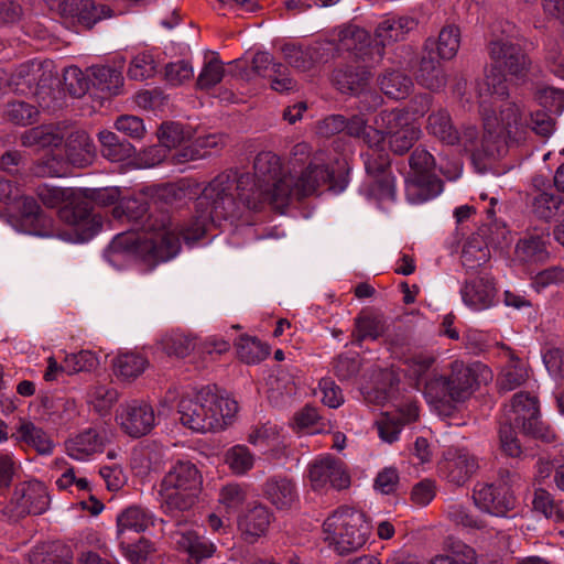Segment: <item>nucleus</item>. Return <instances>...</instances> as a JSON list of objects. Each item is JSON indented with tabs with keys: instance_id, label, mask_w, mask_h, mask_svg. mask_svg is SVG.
<instances>
[{
	"instance_id": "nucleus-1",
	"label": "nucleus",
	"mask_w": 564,
	"mask_h": 564,
	"mask_svg": "<svg viewBox=\"0 0 564 564\" xmlns=\"http://www.w3.org/2000/svg\"><path fill=\"white\" fill-rule=\"evenodd\" d=\"M148 210L147 202L138 198H123L113 207L112 216L116 219L132 223L134 229L144 231V236L130 232L118 235L109 246V257L139 259L151 270L180 252V235L171 228L169 215H148Z\"/></svg>"
},
{
	"instance_id": "nucleus-2",
	"label": "nucleus",
	"mask_w": 564,
	"mask_h": 564,
	"mask_svg": "<svg viewBox=\"0 0 564 564\" xmlns=\"http://www.w3.org/2000/svg\"><path fill=\"white\" fill-rule=\"evenodd\" d=\"M484 134L478 139L475 127H467L460 135L466 151L470 152L474 166L478 172L488 170L491 162L503 156L511 147H520L530 134L523 121V115L514 101H502L488 108L481 106Z\"/></svg>"
},
{
	"instance_id": "nucleus-3",
	"label": "nucleus",
	"mask_w": 564,
	"mask_h": 564,
	"mask_svg": "<svg viewBox=\"0 0 564 564\" xmlns=\"http://www.w3.org/2000/svg\"><path fill=\"white\" fill-rule=\"evenodd\" d=\"M252 183L251 174L227 171L218 174L196 198L198 212L203 219L225 220L238 214L239 205L248 209H259V193L251 195L248 186Z\"/></svg>"
},
{
	"instance_id": "nucleus-4",
	"label": "nucleus",
	"mask_w": 564,
	"mask_h": 564,
	"mask_svg": "<svg viewBox=\"0 0 564 564\" xmlns=\"http://www.w3.org/2000/svg\"><path fill=\"white\" fill-rule=\"evenodd\" d=\"M482 371H487V368L480 362L467 365L455 360L449 364L448 373H434L424 381V398L440 415L451 416L455 404L464 402L473 394L477 376Z\"/></svg>"
},
{
	"instance_id": "nucleus-5",
	"label": "nucleus",
	"mask_w": 564,
	"mask_h": 564,
	"mask_svg": "<svg viewBox=\"0 0 564 564\" xmlns=\"http://www.w3.org/2000/svg\"><path fill=\"white\" fill-rule=\"evenodd\" d=\"M203 490V475L196 464L177 459L162 477L159 485L161 509L164 514L178 517L192 510Z\"/></svg>"
},
{
	"instance_id": "nucleus-6",
	"label": "nucleus",
	"mask_w": 564,
	"mask_h": 564,
	"mask_svg": "<svg viewBox=\"0 0 564 564\" xmlns=\"http://www.w3.org/2000/svg\"><path fill=\"white\" fill-rule=\"evenodd\" d=\"M238 411V403L218 395L215 388L203 387L193 398H182L178 403L181 423L198 433L224 429Z\"/></svg>"
},
{
	"instance_id": "nucleus-7",
	"label": "nucleus",
	"mask_w": 564,
	"mask_h": 564,
	"mask_svg": "<svg viewBox=\"0 0 564 564\" xmlns=\"http://www.w3.org/2000/svg\"><path fill=\"white\" fill-rule=\"evenodd\" d=\"M251 195H259V209L264 203L283 213L292 199L293 176L283 173L280 158L271 151H262L253 161Z\"/></svg>"
},
{
	"instance_id": "nucleus-8",
	"label": "nucleus",
	"mask_w": 564,
	"mask_h": 564,
	"mask_svg": "<svg viewBox=\"0 0 564 564\" xmlns=\"http://www.w3.org/2000/svg\"><path fill=\"white\" fill-rule=\"evenodd\" d=\"M325 540L340 554L360 550L371 534V524L361 510L340 506L323 523Z\"/></svg>"
},
{
	"instance_id": "nucleus-9",
	"label": "nucleus",
	"mask_w": 564,
	"mask_h": 564,
	"mask_svg": "<svg viewBox=\"0 0 564 564\" xmlns=\"http://www.w3.org/2000/svg\"><path fill=\"white\" fill-rule=\"evenodd\" d=\"M501 421L520 429L525 435L545 443L555 441V434L540 420L539 400L528 392L521 391L513 395Z\"/></svg>"
},
{
	"instance_id": "nucleus-10",
	"label": "nucleus",
	"mask_w": 564,
	"mask_h": 564,
	"mask_svg": "<svg viewBox=\"0 0 564 564\" xmlns=\"http://www.w3.org/2000/svg\"><path fill=\"white\" fill-rule=\"evenodd\" d=\"M409 164L416 174L406 186L410 202L423 203L436 197L443 191L442 180L431 174L435 166V159L425 148H415L410 155Z\"/></svg>"
},
{
	"instance_id": "nucleus-11",
	"label": "nucleus",
	"mask_w": 564,
	"mask_h": 564,
	"mask_svg": "<svg viewBox=\"0 0 564 564\" xmlns=\"http://www.w3.org/2000/svg\"><path fill=\"white\" fill-rule=\"evenodd\" d=\"M348 172L336 173L325 164L311 162L297 180L293 178L292 197L302 199L313 195L322 186L333 193H341L348 184Z\"/></svg>"
},
{
	"instance_id": "nucleus-12",
	"label": "nucleus",
	"mask_w": 564,
	"mask_h": 564,
	"mask_svg": "<svg viewBox=\"0 0 564 564\" xmlns=\"http://www.w3.org/2000/svg\"><path fill=\"white\" fill-rule=\"evenodd\" d=\"M50 506V496L43 482L33 480L18 485L12 498L3 509L10 520L17 521L28 514H42Z\"/></svg>"
},
{
	"instance_id": "nucleus-13",
	"label": "nucleus",
	"mask_w": 564,
	"mask_h": 564,
	"mask_svg": "<svg viewBox=\"0 0 564 564\" xmlns=\"http://www.w3.org/2000/svg\"><path fill=\"white\" fill-rule=\"evenodd\" d=\"M491 64L518 79L524 78L531 67V59L517 43L506 39H495L488 44Z\"/></svg>"
},
{
	"instance_id": "nucleus-14",
	"label": "nucleus",
	"mask_w": 564,
	"mask_h": 564,
	"mask_svg": "<svg viewBox=\"0 0 564 564\" xmlns=\"http://www.w3.org/2000/svg\"><path fill=\"white\" fill-rule=\"evenodd\" d=\"M337 41L338 51L351 53L361 63L376 65L382 59V47L375 45L370 34L358 25L348 24L340 28Z\"/></svg>"
},
{
	"instance_id": "nucleus-15",
	"label": "nucleus",
	"mask_w": 564,
	"mask_h": 564,
	"mask_svg": "<svg viewBox=\"0 0 564 564\" xmlns=\"http://www.w3.org/2000/svg\"><path fill=\"white\" fill-rule=\"evenodd\" d=\"M478 469V458L465 448L447 449L438 463L440 475L456 487L467 484Z\"/></svg>"
},
{
	"instance_id": "nucleus-16",
	"label": "nucleus",
	"mask_w": 564,
	"mask_h": 564,
	"mask_svg": "<svg viewBox=\"0 0 564 564\" xmlns=\"http://www.w3.org/2000/svg\"><path fill=\"white\" fill-rule=\"evenodd\" d=\"M308 478L314 490L328 486L341 490L350 485V476L345 464L330 455L315 459L308 467Z\"/></svg>"
},
{
	"instance_id": "nucleus-17",
	"label": "nucleus",
	"mask_w": 564,
	"mask_h": 564,
	"mask_svg": "<svg viewBox=\"0 0 564 564\" xmlns=\"http://www.w3.org/2000/svg\"><path fill=\"white\" fill-rule=\"evenodd\" d=\"M116 421L126 434L139 438L152 431L155 414L150 404L133 400L119 406Z\"/></svg>"
},
{
	"instance_id": "nucleus-18",
	"label": "nucleus",
	"mask_w": 564,
	"mask_h": 564,
	"mask_svg": "<svg viewBox=\"0 0 564 564\" xmlns=\"http://www.w3.org/2000/svg\"><path fill=\"white\" fill-rule=\"evenodd\" d=\"M332 50L333 46L328 42H316L307 46L288 43L282 47L285 62L301 72L312 70L319 64L328 62Z\"/></svg>"
},
{
	"instance_id": "nucleus-19",
	"label": "nucleus",
	"mask_w": 564,
	"mask_h": 564,
	"mask_svg": "<svg viewBox=\"0 0 564 564\" xmlns=\"http://www.w3.org/2000/svg\"><path fill=\"white\" fill-rule=\"evenodd\" d=\"M473 499L478 509L495 517L507 516L516 506V498L506 485H481L474 489Z\"/></svg>"
},
{
	"instance_id": "nucleus-20",
	"label": "nucleus",
	"mask_w": 564,
	"mask_h": 564,
	"mask_svg": "<svg viewBox=\"0 0 564 564\" xmlns=\"http://www.w3.org/2000/svg\"><path fill=\"white\" fill-rule=\"evenodd\" d=\"M170 539L176 550L188 554L186 564H200L216 552L212 541L191 529L175 530L171 532Z\"/></svg>"
},
{
	"instance_id": "nucleus-21",
	"label": "nucleus",
	"mask_w": 564,
	"mask_h": 564,
	"mask_svg": "<svg viewBox=\"0 0 564 564\" xmlns=\"http://www.w3.org/2000/svg\"><path fill=\"white\" fill-rule=\"evenodd\" d=\"M70 139V127L67 122L56 124H42L29 130H25L21 137V144L25 148L41 147V148H58L65 143L67 149V141Z\"/></svg>"
},
{
	"instance_id": "nucleus-22",
	"label": "nucleus",
	"mask_w": 564,
	"mask_h": 564,
	"mask_svg": "<svg viewBox=\"0 0 564 564\" xmlns=\"http://www.w3.org/2000/svg\"><path fill=\"white\" fill-rule=\"evenodd\" d=\"M272 519L273 513L267 506L256 503L238 517V530L247 543H254L267 533Z\"/></svg>"
},
{
	"instance_id": "nucleus-23",
	"label": "nucleus",
	"mask_w": 564,
	"mask_h": 564,
	"mask_svg": "<svg viewBox=\"0 0 564 564\" xmlns=\"http://www.w3.org/2000/svg\"><path fill=\"white\" fill-rule=\"evenodd\" d=\"M460 294L468 307L474 311H484L496 304V283L491 278L478 276L465 282Z\"/></svg>"
},
{
	"instance_id": "nucleus-24",
	"label": "nucleus",
	"mask_w": 564,
	"mask_h": 564,
	"mask_svg": "<svg viewBox=\"0 0 564 564\" xmlns=\"http://www.w3.org/2000/svg\"><path fill=\"white\" fill-rule=\"evenodd\" d=\"M375 65H345L333 72V83L338 90L345 94L358 95L368 86L371 77L370 68Z\"/></svg>"
},
{
	"instance_id": "nucleus-25",
	"label": "nucleus",
	"mask_w": 564,
	"mask_h": 564,
	"mask_svg": "<svg viewBox=\"0 0 564 564\" xmlns=\"http://www.w3.org/2000/svg\"><path fill=\"white\" fill-rule=\"evenodd\" d=\"M102 227V218L96 210L80 202L73 203V243H84L94 238Z\"/></svg>"
},
{
	"instance_id": "nucleus-26",
	"label": "nucleus",
	"mask_w": 564,
	"mask_h": 564,
	"mask_svg": "<svg viewBox=\"0 0 564 564\" xmlns=\"http://www.w3.org/2000/svg\"><path fill=\"white\" fill-rule=\"evenodd\" d=\"M529 206L532 215L539 220L564 221V198L554 192H533Z\"/></svg>"
},
{
	"instance_id": "nucleus-27",
	"label": "nucleus",
	"mask_w": 564,
	"mask_h": 564,
	"mask_svg": "<svg viewBox=\"0 0 564 564\" xmlns=\"http://www.w3.org/2000/svg\"><path fill=\"white\" fill-rule=\"evenodd\" d=\"M415 25V20L409 17L386 18L375 29L373 44L382 47L383 55L387 45L403 40L405 34Z\"/></svg>"
},
{
	"instance_id": "nucleus-28",
	"label": "nucleus",
	"mask_w": 564,
	"mask_h": 564,
	"mask_svg": "<svg viewBox=\"0 0 564 564\" xmlns=\"http://www.w3.org/2000/svg\"><path fill=\"white\" fill-rule=\"evenodd\" d=\"M426 132L437 141L446 145H455L460 142V133L453 122L449 111L445 108L432 110L426 118Z\"/></svg>"
},
{
	"instance_id": "nucleus-29",
	"label": "nucleus",
	"mask_w": 564,
	"mask_h": 564,
	"mask_svg": "<svg viewBox=\"0 0 564 564\" xmlns=\"http://www.w3.org/2000/svg\"><path fill=\"white\" fill-rule=\"evenodd\" d=\"M263 495L278 509H290L299 498L295 484L281 476L271 477L265 481Z\"/></svg>"
},
{
	"instance_id": "nucleus-30",
	"label": "nucleus",
	"mask_w": 564,
	"mask_h": 564,
	"mask_svg": "<svg viewBox=\"0 0 564 564\" xmlns=\"http://www.w3.org/2000/svg\"><path fill=\"white\" fill-rule=\"evenodd\" d=\"M153 525L151 513L140 507H129L117 517V539L127 540L128 532L141 533Z\"/></svg>"
},
{
	"instance_id": "nucleus-31",
	"label": "nucleus",
	"mask_w": 564,
	"mask_h": 564,
	"mask_svg": "<svg viewBox=\"0 0 564 564\" xmlns=\"http://www.w3.org/2000/svg\"><path fill=\"white\" fill-rule=\"evenodd\" d=\"M416 82L430 90H440L446 85V77L438 59L429 51H424L419 68L415 72Z\"/></svg>"
},
{
	"instance_id": "nucleus-32",
	"label": "nucleus",
	"mask_w": 564,
	"mask_h": 564,
	"mask_svg": "<svg viewBox=\"0 0 564 564\" xmlns=\"http://www.w3.org/2000/svg\"><path fill=\"white\" fill-rule=\"evenodd\" d=\"M70 547L59 541L43 542L29 553L30 564H69Z\"/></svg>"
},
{
	"instance_id": "nucleus-33",
	"label": "nucleus",
	"mask_w": 564,
	"mask_h": 564,
	"mask_svg": "<svg viewBox=\"0 0 564 564\" xmlns=\"http://www.w3.org/2000/svg\"><path fill=\"white\" fill-rule=\"evenodd\" d=\"M11 437L18 443H23L34 448L41 455L50 454L53 448V443L46 433L28 420L20 419L17 433H13Z\"/></svg>"
},
{
	"instance_id": "nucleus-34",
	"label": "nucleus",
	"mask_w": 564,
	"mask_h": 564,
	"mask_svg": "<svg viewBox=\"0 0 564 564\" xmlns=\"http://www.w3.org/2000/svg\"><path fill=\"white\" fill-rule=\"evenodd\" d=\"M119 400V392L110 384L96 382L88 387L85 401L98 415L106 416Z\"/></svg>"
},
{
	"instance_id": "nucleus-35",
	"label": "nucleus",
	"mask_w": 564,
	"mask_h": 564,
	"mask_svg": "<svg viewBox=\"0 0 564 564\" xmlns=\"http://www.w3.org/2000/svg\"><path fill=\"white\" fill-rule=\"evenodd\" d=\"M436 46L437 54L442 59H452L456 56L460 46V30L455 24L445 25L438 34L437 41L427 39L424 44V51L433 54Z\"/></svg>"
},
{
	"instance_id": "nucleus-36",
	"label": "nucleus",
	"mask_w": 564,
	"mask_h": 564,
	"mask_svg": "<svg viewBox=\"0 0 564 564\" xmlns=\"http://www.w3.org/2000/svg\"><path fill=\"white\" fill-rule=\"evenodd\" d=\"M386 329L387 325L383 315L371 311H361L355 318L352 336L358 343L366 339L376 340L386 333Z\"/></svg>"
},
{
	"instance_id": "nucleus-37",
	"label": "nucleus",
	"mask_w": 564,
	"mask_h": 564,
	"mask_svg": "<svg viewBox=\"0 0 564 564\" xmlns=\"http://www.w3.org/2000/svg\"><path fill=\"white\" fill-rule=\"evenodd\" d=\"M30 172L36 177H65L70 172V155L68 150L64 154H52L37 160L30 167Z\"/></svg>"
},
{
	"instance_id": "nucleus-38",
	"label": "nucleus",
	"mask_w": 564,
	"mask_h": 564,
	"mask_svg": "<svg viewBox=\"0 0 564 564\" xmlns=\"http://www.w3.org/2000/svg\"><path fill=\"white\" fill-rule=\"evenodd\" d=\"M42 203L51 208H58V218L65 224L70 223V191L68 188L42 185L37 188Z\"/></svg>"
},
{
	"instance_id": "nucleus-39",
	"label": "nucleus",
	"mask_w": 564,
	"mask_h": 564,
	"mask_svg": "<svg viewBox=\"0 0 564 564\" xmlns=\"http://www.w3.org/2000/svg\"><path fill=\"white\" fill-rule=\"evenodd\" d=\"M97 158L94 140L86 130L73 131V169L90 166Z\"/></svg>"
},
{
	"instance_id": "nucleus-40",
	"label": "nucleus",
	"mask_w": 564,
	"mask_h": 564,
	"mask_svg": "<svg viewBox=\"0 0 564 564\" xmlns=\"http://www.w3.org/2000/svg\"><path fill=\"white\" fill-rule=\"evenodd\" d=\"M102 155L111 162H121L131 158L135 149L127 140L121 139L115 132L101 131L99 133Z\"/></svg>"
},
{
	"instance_id": "nucleus-41",
	"label": "nucleus",
	"mask_w": 564,
	"mask_h": 564,
	"mask_svg": "<svg viewBox=\"0 0 564 564\" xmlns=\"http://www.w3.org/2000/svg\"><path fill=\"white\" fill-rule=\"evenodd\" d=\"M45 216L37 204L31 196L22 197L20 205V223L25 232L32 235H43L45 227Z\"/></svg>"
},
{
	"instance_id": "nucleus-42",
	"label": "nucleus",
	"mask_w": 564,
	"mask_h": 564,
	"mask_svg": "<svg viewBox=\"0 0 564 564\" xmlns=\"http://www.w3.org/2000/svg\"><path fill=\"white\" fill-rule=\"evenodd\" d=\"M105 440L95 427H86L73 437V459H84L102 452Z\"/></svg>"
},
{
	"instance_id": "nucleus-43",
	"label": "nucleus",
	"mask_w": 564,
	"mask_h": 564,
	"mask_svg": "<svg viewBox=\"0 0 564 564\" xmlns=\"http://www.w3.org/2000/svg\"><path fill=\"white\" fill-rule=\"evenodd\" d=\"M119 199V191L117 188H73V203L80 202L88 205L90 210H95L96 206L115 205Z\"/></svg>"
},
{
	"instance_id": "nucleus-44",
	"label": "nucleus",
	"mask_w": 564,
	"mask_h": 564,
	"mask_svg": "<svg viewBox=\"0 0 564 564\" xmlns=\"http://www.w3.org/2000/svg\"><path fill=\"white\" fill-rule=\"evenodd\" d=\"M111 10L96 3L95 0H73V19L86 29H91L101 19L109 17Z\"/></svg>"
},
{
	"instance_id": "nucleus-45",
	"label": "nucleus",
	"mask_w": 564,
	"mask_h": 564,
	"mask_svg": "<svg viewBox=\"0 0 564 564\" xmlns=\"http://www.w3.org/2000/svg\"><path fill=\"white\" fill-rule=\"evenodd\" d=\"M148 364L147 358L137 352L120 354L112 361L113 372L121 380L135 379L145 370Z\"/></svg>"
},
{
	"instance_id": "nucleus-46",
	"label": "nucleus",
	"mask_w": 564,
	"mask_h": 564,
	"mask_svg": "<svg viewBox=\"0 0 564 564\" xmlns=\"http://www.w3.org/2000/svg\"><path fill=\"white\" fill-rule=\"evenodd\" d=\"M516 256L524 263H544L550 258L544 241L538 236L520 239L516 246Z\"/></svg>"
},
{
	"instance_id": "nucleus-47",
	"label": "nucleus",
	"mask_w": 564,
	"mask_h": 564,
	"mask_svg": "<svg viewBox=\"0 0 564 564\" xmlns=\"http://www.w3.org/2000/svg\"><path fill=\"white\" fill-rule=\"evenodd\" d=\"M162 350L167 356L185 358L197 347V337L191 334L173 332L161 339Z\"/></svg>"
},
{
	"instance_id": "nucleus-48",
	"label": "nucleus",
	"mask_w": 564,
	"mask_h": 564,
	"mask_svg": "<svg viewBox=\"0 0 564 564\" xmlns=\"http://www.w3.org/2000/svg\"><path fill=\"white\" fill-rule=\"evenodd\" d=\"M381 91L392 99L405 98L413 86L412 79L399 70L388 72L379 79Z\"/></svg>"
},
{
	"instance_id": "nucleus-49",
	"label": "nucleus",
	"mask_w": 564,
	"mask_h": 564,
	"mask_svg": "<svg viewBox=\"0 0 564 564\" xmlns=\"http://www.w3.org/2000/svg\"><path fill=\"white\" fill-rule=\"evenodd\" d=\"M93 90L106 91L109 95H117L122 85L121 73L109 66L91 67Z\"/></svg>"
},
{
	"instance_id": "nucleus-50",
	"label": "nucleus",
	"mask_w": 564,
	"mask_h": 564,
	"mask_svg": "<svg viewBox=\"0 0 564 564\" xmlns=\"http://www.w3.org/2000/svg\"><path fill=\"white\" fill-rule=\"evenodd\" d=\"M39 115L40 111L35 106L22 100L8 102L3 111V118L7 121L21 127L37 122Z\"/></svg>"
},
{
	"instance_id": "nucleus-51",
	"label": "nucleus",
	"mask_w": 564,
	"mask_h": 564,
	"mask_svg": "<svg viewBox=\"0 0 564 564\" xmlns=\"http://www.w3.org/2000/svg\"><path fill=\"white\" fill-rule=\"evenodd\" d=\"M160 143L167 149H175L193 138V130L180 122H163L158 131Z\"/></svg>"
},
{
	"instance_id": "nucleus-52",
	"label": "nucleus",
	"mask_w": 564,
	"mask_h": 564,
	"mask_svg": "<svg viewBox=\"0 0 564 564\" xmlns=\"http://www.w3.org/2000/svg\"><path fill=\"white\" fill-rule=\"evenodd\" d=\"M508 351L510 354V364L505 368L503 372L498 379L499 388L502 391L514 390L524 383L528 378L525 366L517 357L513 356L510 348H508Z\"/></svg>"
},
{
	"instance_id": "nucleus-53",
	"label": "nucleus",
	"mask_w": 564,
	"mask_h": 564,
	"mask_svg": "<svg viewBox=\"0 0 564 564\" xmlns=\"http://www.w3.org/2000/svg\"><path fill=\"white\" fill-rule=\"evenodd\" d=\"M239 359L248 365L258 364L269 355V348L256 337L240 336L236 343Z\"/></svg>"
},
{
	"instance_id": "nucleus-54",
	"label": "nucleus",
	"mask_w": 564,
	"mask_h": 564,
	"mask_svg": "<svg viewBox=\"0 0 564 564\" xmlns=\"http://www.w3.org/2000/svg\"><path fill=\"white\" fill-rule=\"evenodd\" d=\"M421 128L412 123L409 127L387 137L389 149L397 155H403L421 139Z\"/></svg>"
},
{
	"instance_id": "nucleus-55",
	"label": "nucleus",
	"mask_w": 564,
	"mask_h": 564,
	"mask_svg": "<svg viewBox=\"0 0 564 564\" xmlns=\"http://www.w3.org/2000/svg\"><path fill=\"white\" fill-rule=\"evenodd\" d=\"M532 505L534 510L541 512L545 518L555 522H564V505L555 502L545 489H535Z\"/></svg>"
},
{
	"instance_id": "nucleus-56",
	"label": "nucleus",
	"mask_w": 564,
	"mask_h": 564,
	"mask_svg": "<svg viewBox=\"0 0 564 564\" xmlns=\"http://www.w3.org/2000/svg\"><path fill=\"white\" fill-rule=\"evenodd\" d=\"M119 549L131 564H143L156 552L155 544L145 538H140L137 543L122 540Z\"/></svg>"
},
{
	"instance_id": "nucleus-57",
	"label": "nucleus",
	"mask_w": 564,
	"mask_h": 564,
	"mask_svg": "<svg viewBox=\"0 0 564 564\" xmlns=\"http://www.w3.org/2000/svg\"><path fill=\"white\" fill-rule=\"evenodd\" d=\"M203 213L198 212L197 200L195 202V213L191 217V219L185 223L181 228V236L183 237V240L187 243H194L200 238H203L206 232L208 231L209 227L212 225H216L219 223V219H206L204 220Z\"/></svg>"
},
{
	"instance_id": "nucleus-58",
	"label": "nucleus",
	"mask_w": 564,
	"mask_h": 564,
	"mask_svg": "<svg viewBox=\"0 0 564 564\" xmlns=\"http://www.w3.org/2000/svg\"><path fill=\"white\" fill-rule=\"evenodd\" d=\"M377 127L381 128L387 137L409 127L413 122L408 112L400 109L382 110L375 120Z\"/></svg>"
},
{
	"instance_id": "nucleus-59",
	"label": "nucleus",
	"mask_w": 564,
	"mask_h": 564,
	"mask_svg": "<svg viewBox=\"0 0 564 564\" xmlns=\"http://www.w3.org/2000/svg\"><path fill=\"white\" fill-rule=\"evenodd\" d=\"M225 75L223 62L217 54L206 62L197 77L196 86L199 89H209L219 84Z\"/></svg>"
},
{
	"instance_id": "nucleus-60",
	"label": "nucleus",
	"mask_w": 564,
	"mask_h": 564,
	"mask_svg": "<svg viewBox=\"0 0 564 564\" xmlns=\"http://www.w3.org/2000/svg\"><path fill=\"white\" fill-rule=\"evenodd\" d=\"M365 169L369 177L391 173V160L384 149L368 150L362 154Z\"/></svg>"
},
{
	"instance_id": "nucleus-61",
	"label": "nucleus",
	"mask_w": 564,
	"mask_h": 564,
	"mask_svg": "<svg viewBox=\"0 0 564 564\" xmlns=\"http://www.w3.org/2000/svg\"><path fill=\"white\" fill-rule=\"evenodd\" d=\"M225 460L231 471L236 475H243L249 471L254 464V457L245 445H236L227 451Z\"/></svg>"
},
{
	"instance_id": "nucleus-62",
	"label": "nucleus",
	"mask_w": 564,
	"mask_h": 564,
	"mask_svg": "<svg viewBox=\"0 0 564 564\" xmlns=\"http://www.w3.org/2000/svg\"><path fill=\"white\" fill-rule=\"evenodd\" d=\"M294 422L301 430H307L308 433L317 434L326 431L327 422L318 413V410L311 405H305L294 415Z\"/></svg>"
},
{
	"instance_id": "nucleus-63",
	"label": "nucleus",
	"mask_w": 564,
	"mask_h": 564,
	"mask_svg": "<svg viewBox=\"0 0 564 564\" xmlns=\"http://www.w3.org/2000/svg\"><path fill=\"white\" fill-rule=\"evenodd\" d=\"M534 98L550 113L560 115L564 110V90L551 86L538 87Z\"/></svg>"
},
{
	"instance_id": "nucleus-64",
	"label": "nucleus",
	"mask_w": 564,
	"mask_h": 564,
	"mask_svg": "<svg viewBox=\"0 0 564 564\" xmlns=\"http://www.w3.org/2000/svg\"><path fill=\"white\" fill-rule=\"evenodd\" d=\"M436 361V355L427 351H420L411 355L404 361L411 375L415 378L416 386L420 387L424 376Z\"/></svg>"
}]
</instances>
